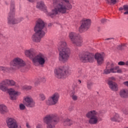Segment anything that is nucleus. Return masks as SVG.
I'll use <instances>...</instances> for the list:
<instances>
[{
    "instance_id": "nucleus-1",
    "label": "nucleus",
    "mask_w": 128,
    "mask_h": 128,
    "mask_svg": "<svg viewBox=\"0 0 128 128\" xmlns=\"http://www.w3.org/2000/svg\"><path fill=\"white\" fill-rule=\"evenodd\" d=\"M54 8L51 12L47 13V14L51 18L56 16L58 14H66L67 10H71L72 6L70 4L68 0H53Z\"/></svg>"
},
{
    "instance_id": "nucleus-2",
    "label": "nucleus",
    "mask_w": 128,
    "mask_h": 128,
    "mask_svg": "<svg viewBox=\"0 0 128 128\" xmlns=\"http://www.w3.org/2000/svg\"><path fill=\"white\" fill-rule=\"evenodd\" d=\"M44 22L42 19H38L34 28L35 33L32 35L31 38L34 42H40L42 38L44 36Z\"/></svg>"
},
{
    "instance_id": "nucleus-3",
    "label": "nucleus",
    "mask_w": 128,
    "mask_h": 128,
    "mask_svg": "<svg viewBox=\"0 0 128 128\" xmlns=\"http://www.w3.org/2000/svg\"><path fill=\"white\" fill-rule=\"evenodd\" d=\"M24 54L26 56L29 58L30 60H32V64L36 66H44L46 64V56L44 54H39L32 58L34 49L26 50L24 51Z\"/></svg>"
},
{
    "instance_id": "nucleus-4",
    "label": "nucleus",
    "mask_w": 128,
    "mask_h": 128,
    "mask_svg": "<svg viewBox=\"0 0 128 128\" xmlns=\"http://www.w3.org/2000/svg\"><path fill=\"white\" fill-rule=\"evenodd\" d=\"M58 50L60 52L59 60L62 62H68L70 54V50L68 48L66 42L60 41L58 44Z\"/></svg>"
},
{
    "instance_id": "nucleus-5",
    "label": "nucleus",
    "mask_w": 128,
    "mask_h": 128,
    "mask_svg": "<svg viewBox=\"0 0 128 128\" xmlns=\"http://www.w3.org/2000/svg\"><path fill=\"white\" fill-rule=\"evenodd\" d=\"M6 86H7L6 80H4L1 82H0V90L4 92H7L8 90L10 100H18V96H20L21 94L20 92L16 90L14 88L8 89V87H6Z\"/></svg>"
},
{
    "instance_id": "nucleus-6",
    "label": "nucleus",
    "mask_w": 128,
    "mask_h": 128,
    "mask_svg": "<svg viewBox=\"0 0 128 128\" xmlns=\"http://www.w3.org/2000/svg\"><path fill=\"white\" fill-rule=\"evenodd\" d=\"M24 18L22 17L20 18V19L16 18V12L14 10V5L12 4L10 8V12L8 17V22L10 24H18L20 22L24 20Z\"/></svg>"
},
{
    "instance_id": "nucleus-7",
    "label": "nucleus",
    "mask_w": 128,
    "mask_h": 128,
    "mask_svg": "<svg viewBox=\"0 0 128 128\" xmlns=\"http://www.w3.org/2000/svg\"><path fill=\"white\" fill-rule=\"evenodd\" d=\"M58 122V117L56 114L47 115L44 118V122L46 124V128H54V124Z\"/></svg>"
},
{
    "instance_id": "nucleus-8",
    "label": "nucleus",
    "mask_w": 128,
    "mask_h": 128,
    "mask_svg": "<svg viewBox=\"0 0 128 128\" xmlns=\"http://www.w3.org/2000/svg\"><path fill=\"white\" fill-rule=\"evenodd\" d=\"M68 38L73 44H75L77 46H82L84 41L82 40V38L80 34L74 32H70L69 33Z\"/></svg>"
},
{
    "instance_id": "nucleus-9",
    "label": "nucleus",
    "mask_w": 128,
    "mask_h": 128,
    "mask_svg": "<svg viewBox=\"0 0 128 128\" xmlns=\"http://www.w3.org/2000/svg\"><path fill=\"white\" fill-rule=\"evenodd\" d=\"M68 66H62L56 68L54 70V76L58 78H64L68 76Z\"/></svg>"
},
{
    "instance_id": "nucleus-10",
    "label": "nucleus",
    "mask_w": 128,
    "mask_h": 128,
    "mask_svg": "<svg viewBox=\"0 0 128 128\" xmlns=\"http://www.w3.org/2000/svg\"><path fill=\"white\" fill-rule=\"evenodd\" d=\"M98 112L96 110H92L89 111L86 114V116L89 118L88 122L90 124H96L98 122V118L96 116Z\"/></svg>"
},
{
    "instance_id": "nucleus-11",
    "label": "nucleus",
    "mask_w": 128,
    "mask_h": 128,
    "mask_svg": "<svg viewBox=\"0 0 128 128\" xmlns=\"http://www.w3.org/2000/svg\"><path fill=\"white\" fill-rule=\"evenodd\" d=\"M10 66L12 68H22L26 66V62L22 58L16 57L10 62Z\"/></svg>"
},
{
    "instance_id": "nucleus-12",
    "label": "nucleus",
    "mask_w": 128,
    "mask_h": 128,
    "mask_svg": "<svg viewBox=\"0 0 128 128\" xmlns=\"http://www.w3.org/2000/svg\"><path fill=\"white\" fill-rule=\"evenodd\" d=\"M90 24H92V21L90 19H83L82 21V24L79 28V32H82L84 30H88L90 28Z\"/></svg>"
},
{
    "instance_id": "nucleus-13",
    "label": "nucleus",
    "mask_w": 128,
    "mask_h": 128,
    "mask_svg": "<svg viewBox=\"0 0 128 128\" xmlns=\"http://www.w3.org/2000/svg\"><path fill=\"white\" fill-rule=\"evenodd\" d=\"M80 58L84 62H94V54L90 53H86L84 56L80 55Z\"/></svg>"
},
{
    "instance_id": "nucleus-14",
    "label": "nucleus",
    "mask_w": 128,
    "mask_h": 128,
    "mask_svg": "<svg viewBox=\"0 0 128 128\" xmlns=\"http://www.w3.org/2000/svg\"><path fill=\"white\" fill-rule=\"evenodd\" d=\"M7 126L8 128H18V122L14 118H8L6 121Z\"/></svg>"
},
{
    "instance_id": "nucleus-15",
    "label": "nucleus",
    "mask_w": 128,
    "mask_h": 128,
    "mask_svg": "<svg viewBox=\"0 0 128 128\" xmlns=\"http://www.w3.org/2000/svg\"><path fill=\"white\" fill-rule=\"evenodd\" d=\"M24 104L28 108H32L34 106L36 103L34 101V99L30 96H26L24 98Z\"/></svg>"
},
{
    "instance_id": "nucleus-16",
    "label": "nucleus",
    "mask_w": 128,
    "mask_h": 128,
    "mask_svg": "<svg viewBox=\"0 0 128 128\" xmlns=\"http://www.w3.org/2000/svg\"><path fill=\"white\" fill-rule=\"evenodd\" d=\"M60 94L58 92L54 94L48 99V104L50 106L56 104L58 102Z\"/></svg>"
},
{
    "instance_id": "nucleus-17",
    "label": "nucleus",
    "mask_w": 128,
    "mask_h": 128,
    "mask_svg": "<svg viewBox=\"0 0 128 128\" xmlns=\"http://www.w3.org/2000/svg\"><path fill=\"white\" fill-rule=\"evenodd\" d=\"M94 58L96 60L97 64H102V63L104 62V55L100 53H96L95 54Z\"/></svg>"
},
{
    "instance_id": "nucleus-18",
    "label": "nucleus",
    "mask_w": 128,
    "mask_h": 128,
    "mask_svg": "<svg viewBox=\"0 0 128 128\" xmlns=\"http://www.w3.org/2000/svg\"><path fill=\"white\" fill-rule=\"evenodd\" d=\"M108 84L110 88L112 90H113V92H118V84H116V83L109 80L108 82Z\"/></svg>"
},
{
    "instance_id": "nucleus-19",
    "label": "nucleus",
    "mask_w": 128,
    "mask_h": 128,
    "mask_svg": "<svg viewBox=\"0 0 128 128\" xmlns=\"http://www.w3.org/2000/svg\"><path fill=\"white\" fill-rule=\"evenodd\" d=\"M119 96L122 98H128V90L126 88L122 89L119 92Z\"/></svg>"
},
{
    "instance_id": "nucleus-20",
    "label": "nucleus",
    "mask_w": 128,
    "mask_h": 128,
    "mask_svg": "<svg viewBox=\"0 0 128 128\" xmlns=\"http://www.w3.org/2000/svg\"><path fill=\"white\" fill-rule=\"evenodd\" d=\"M112 122H122V118L120 116V115L118 114L115 113L110 118Z\"/></svg>"
},
{
    "instance_id": "nucleus-21",
    "label": "nucleus",
    "mask_w": 128,
    "mask_h": 128,
    "mask_svg": "<svg viewBox=\"0 0 128 128\" xmlns=\"http://www.w3.org/2000/svg\"><path fill=\"white\" fill-rule=\"evenodd\" d=\"M0 112L2 114H4L8 112V107L4 104H0Z\"/></svg>"
},
{
    "instance_id": "nucleus-22",
    "label": "nucleus",
    "mask_w": 128,
    "mask_h": 128,
    "mask_svg": "<svg viewBox=\"0 0 128 128\" xmlns=\"http://www.w3.org/2000/svg\"><path fill=\"white\" fill-rule=\"evenodd\" d=\"M5 82L7 86H16V88H18V86H20L16 84V82L14 81V80L6 79L5 80Z\"/></svg>"
},
{
    "instance_id": "nucleus-23",
    "label": "nucleus",
    "mask_w": 128,
    "mask_h": 128,
    "mask_svg": "<svg viewBox=\"0 0 128 128\" xmlns=\"http://www.w3.org/2000/svg\"><path fill=\"white\" fill-rule=\"evenodd\" d=\"M36 8L41 10H44V8H46V5L44 4V2L42 1L38 2L36 4Z\"/></svg>"
},
{
    "instance_id": "nucleus-24",
    "label": "nucleus",
    "mask_w": 128,
    "mask_h": 128,
    "mask_svg": "<svg viewBox=\"0 0 128 128\" xmlns=\"http://www.w3.org/2000/svg\"><path fill=\"white\" fill-rule=\"evenodd\" d=\"M123 10L125 11L124 12V14H128V5H124L122 7L119 8V10Z\"/></svg>"
},
{
    "instance_id": "nucleus-25",
    "label": "nucleus",
    "mask_w": 128,
    "mask_h": 128,
    "mask_svg": "<svg viewBox=\"0 0 128 128\" xmlns=\"http://www.w3.org/2000/svg\"><path fill=\"white\" fill-rule=\"evenodd\" d=\"M75 94L76 92H74V91H72L70 94V96L71 98H72V100H78V97Z\"/></svg>"
},
{
    "instance_id": "nucleus-26",
    "label": "nucleus",
    "mask_w": 128,
    "mask_h": 128,
    "mask_svg": "<svg viewBox=\"0 0 128 128\" xmlns=\"http://www.w3.org/2000/svg\"><path fill=\"white\" fill-rule=\"evenodd\" d=\"M0 70L4 72H6L10 70V68L7 66H0Z\"/></svg>"
},
{
    "instance_id": "nucleus-27",
    "label": "nucleus",
    "mask_w": 128,
    "mask_h": 128,
    "mask_svg": "<svg viewBox=\"0 0 128 128\" xmlns=\"http://www.w3.org/2000/svg\"><path fill=\"white\" fill-rule=\"evenodd\" d=\"M118 68H119L118 66H116L114 68H110V72H112V74H116V70H118Z\"/></svg>"
},
{
    "instance_id": "nucleus-28",
    "label": "nucleus",
    "mask_w": 128,
    "mask_h": 128,
    "mask_svg": "<svg viewBox=\"0 0 128 128\" xmlns=\"http://www.w3.org/2000/svg\"><path fill=\"white\" fill-rule=\"evenodd\" d=\"M32 86H22V89L26 90H32Z\"/></svg>"
},
{
    "instance_id": "nucleus-29",
    "label": "nucleus",
    "mask_w": 128,
    "mask_h": 128,
    "mask_svg": "<svg viewBox=\"0 0 128 128\" xmlns=\"http://www.w3.org/2000/svg\"><path fill=\"white\" fill-rule=\"evenodd\" d=\"M105 74H110V69L108 68V66H107L106 68L104 70V72Z\"/></svg>"
},
{
    "instance_id": "nucleus-30",
    "label": "nucleus",
    "mask_w": 128,
    "mask_h": 128,
    "mask_svg": "<svg viewBox=\"0 0 128 128\" xmlns=\"http://www.w3.org/2000/svg\"><path fill=\"white\" fill-rule=\"evenodd\" d=\"M39 98L40 100H46V96L42 93H41L39 94Z\"/></svg>"
},
{
    "instance_id": "nucleus-31",
    "label": "nucleus",
    "mask_w": 128,
    "mask_h": 128,
    "mask_svg": "<svg viewBox=\"0 0 128 128\" xmlns=\"http://www.w3.org/2000/svg\"><path fill=\"white\" fill-rule=\"evenodd\" d=\"M19 108L20 110H26V106L22 104H21L19 105Z\"/></svg>"
},
{
    "instance_id": "nucleus-32",
    "label": "nucleus",
    "mask_w": 128,
    "mask_h": 128,
    "mask_svg": "<svg viewBox=\"0 0 128 128\" xmlns=\"http://www.w3.org/2000/svg\"><path fill=\"white\" fill-rule=\"evenodd\" d=\"M108 4H114L116 2H118V0H106Z\"/></svg>"
},
{
    "instance_id": "nucleus-33",
    "label": "nucleus",
    "mask_w": 128,
    "mask_h": 128,
    "mask_svg": "<svg viewBox=\"0 0 128 128\" xmlns=\"http://www.w3.org/2000/svg\"><path fill=\"white\" fill-rule=\"evenodd\" d=\"M118 66H126V62L120 61L118 62Z\"/></svg>"
},
{
    "instance_id": "nucleus-34",
    "label": "nucleus",
    "mask_w": 128,
    "mask_h": 128,
    "mask_svg": "<svg viewBox=\"0 0 128 128\" xmlns=\"http://www.w3.org/2000/svg\"><path fill=\"white\" fill-rule=\"evenodd\" d=\"M116 72L117 74H122V69L120 68V67L118 68H117L116 69Z\"/></svg>"
},
{
    "instance_id": "nucleus-35",
    "label": "nucleus",
    "mask_w": 128,
    "mask_h": 128,
    "mask_svg": "<svg viewBox=\"0 0 128 128\" xmlns=\"http://www.w3.org/2000/svg\"><path fill=\"white\" fill-rule=\"evenodd\" d=\"M70 119H66L64 120V122H65V124H70Z\"/></svg>"
},
{
    "instance_id": "nucleus-36",
    "label": "nucleus",
    "mask_w": 128,
    "mask_h": 128,
    "mask_svg": "<svg viewBox=\"0 0 128 128\" xmlns=\"http://www.w3.org/2000/svg\"><path fill=\"white\" fill-rule=\"evenodd\" d=\"M92 83H88V84L87 87H88V90H91L92 89Z\"/></svg>"
},
{
    "instance_id": "nucleus-37",
    "label": "nucleus",
    "mask_w": 128,
    "mask_h": 128,
    "mask_svg": "<svg viewBox=\"0 0 128 128\" xmlns=\"http://www.w3.org/2000/svg\"><path fill=\"white\" fill-rule=\"evenodd\" d=\"M41 82H46V77L44 76L42 77L41 78Z\"/></svg>"
},
{
    "instance_id": "nucleus-38",
    "label": "nucleus",
    "mask_w": 128,
    "mask_h": 128,
    "mask_svg": "<svg viewBox=\"0 0 128 128\" xmlns=\"http://www.w3.org/2000/svg\"><path fill=\"white\" fill-rule=\"evenodd\" d=\"M123 112L124 114H128V110H123Z\"/></svg>"
},
{
    "instance_id": "nucleus-39",
    "label": "nucleus",
    "mask_w": 128,
    "mask_h": 128,
    "mask_svg": "<svg viewBox=\"0 0 128 128\" xmlns=\"http://www.w3.org/2000/svg\"><path fill=\"white\" fill-rule=\"evenodd\" d=\"M123 84H124V86H128V82H123Z\"/></svg>"
},
{
    "instance_id": "nucleus-40",
    "label": "nucleus",
    "mask_w": 128,
    "mask_h": 128,
    "mask_svg": "<svg viewBox=\"0 0 128 128\" xmlns=\"http://www.w3.org/2000/svg\"><path fill=\"white\" fill-rule=\"evenodd\" d=\"M106 22V19H102V20H101V22H102V24H104Z\"/></svg>"
},
{
    "instance_id": "nucleus-41",
    "label": "nucleus",
    "mask_w": 128,
    "mask_h": 128,
    "mask_svg": "<svg viewBox=\"0 0 128 128\" xmlns=\"http://www.w3.org/2000/svg\"><path fill=\"white\" fill-rule=\"evenodd\" d=\"M110 80H116V78H114V77H110Z\"/></svg>"
},
{
    "instance_id": "nucleus-42",
    "label": "nucleus",
    "mask_w": 128,
    "mask_h": 128,
    "mask_svg": "<svg viewBox=\"0 0 128 128\" xmlns=\"http://www.w3.org/2000/svg\"><path fill=\"white\" fill-rule=\"evenodd\" d=\"M26 126L28 128H30V124H28V123L26 124Z\"/></svg>"
},
{
    "instance_id": "nucleus-43",
    "label": "nucleus",
    "mask_w": 128,
    "mask_h": 128,
    "mask_svg": "<svg viewBox=\"0 0 128 128\" xmlns=\"http://www.w3.org/2000/svg\"><path fill=\"white\" fill-rule=\"evenodd\" d=\"M36 128H42V125L41 124H38L36 126Z\"/></svg>"
},
{
    "instance_id": "nucleus-44",
    "label": "nucleus",
    "mask_w": 128,
    "mask_h": 128,
    "mask_svg": "<svg viewBox=\"0 0 128 128\" xmlns=\"http://www.w3.org/2000/svg\"><path fill=\"white\" fill-rule=\"evenodd\" d=\"M30 2H34V0H27Z\"/></svg>"
},
{
    "instance_id": "nucleus-45",
    "label": "nucleus",
    "mask_w": 128,
    "mask_h": 128,
    "mask_svg": "<svg viewBox=\"0 0 128 128\" xmlns=\"http://www.w3.org/2000/svg\"><path fill=\"white\" fill-rule=\"evenodd\" d=\"M114 66V63H112L111 64H110V66Z\"/></svg>"
},
{
    "instance_id": "nucleus-46",
    "label": "nucleus",
    "mask_w": 128,
    "mask_h": 128,
    "mask_svg": "<svg viewBox=\"0 0 128 128\" xmlns=\"http://www.w3.org/2000/svg\"><path fill=\"white\" fill-rule=\"evenodd\" d=\"M126 66H128V61L126 62Z\"/></svg>"
},
{
    "instance_id": "nucleus-47",
    "label": "nucleus",
    "mask_w": 128,
    "mask_h": 128,
    "mask_svg": "<svg viewBox=\"0 0 128 128\" xmlns=\"http://www.w3.org/2000/svg\"><path fill=\"white\" fill-rule=\"evenodd\" d=\"M45 12H48V10H46V9L44 10Z\"/></svg>"
},
{
    "instance_id": "nucleus-48",
    "label": "nucleus",
    "mask_w": 128,
    "mask_h": 128,
    "mask_svg": "<svg viewBox=\"0 0 128 128\" xmlns=\"http://www.w3.org/2000/svg\"><path fill=\"white\" fill-rule=\"evenodd\" d=\"M78 82H79L80 84H81V83H82V81H80V80H79Z\"/></svg>"
},
{
    "instance_id": "nucleus-49",
    "label": "nucleus",
    "mask_w": 128,
    "mask_h": 128,
    "mask_svg": "<svg viewBox=\"0 0 128 128\" xmlns=\"http://www.w3.org/2000/svg\"><path fill=\"white\" fill-rule=\"evenodd\" d=\"M28 68H30V66H28Z\"/></svg>"
},
{
    "instance_id": "nucleus-50",
    "label": "nucleus",
    "mask_w": 128,
    "mask_h": 128,
    "mask_svg": "<svg viewBox=\"0 0 128 128\" xmlns=\"http://www.w3.org/2000/svg\"><path fill=\"white\" fill-rule=\"evenodd\" d=\"M106 40H110V38L106 39Z\"/></svg>"
}]
</instances>
